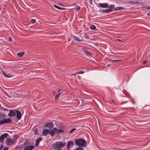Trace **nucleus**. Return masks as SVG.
Instances as JSON below:
<instances>
[{"label":"nucleus","mask_w":150,"mask_h":150,"mask_svg":"<svg viewBox=\"0 0 150 150\" xmlns=\"http://www.w3.org/2000/svg\"><path fill=\"white\" fill-rule=\"evenodd\" d=\"M42 137H40L37 139L36 141L35 145L36 146H38V145L39 142L42 140Z\"/></svg>","instance_id":"nucleus-14"},{"label":"nucleus","mask_w":150,"mask_h":150,"mask_svg":"<svg viewBox=\"0 0 150 150\" xmlns=\"http://www.w3.org/2000/svg\"><path fill=\"white\" fill-rule=\"evenodd\" d=\"M90 2L91 4L92 5V0H90Z\"/></svg>","instance_id":"nucleus-45"},{"label":"nucleus","mask_w":150,"mask_h":150,"mask_svg":"<svg viewBox=\"0 0 150 150\" xmlns=\"http://www.w3.org/2000/svg\"><path fill=\"white\" fill-rule=\"evenodd\" d=\"M120 61V60H110V62H116Z\"/></svg>","instance_id":"nucleus-25"},{"label":"nucleus","mask_w":150,"mask_h":150,"mask_svg":"<svg viewBox=\"0 0 150 150\" xmlns=\"http://www.w3.org/2000/svg\"><path fill=\"white\" fill-rule=\"evenodd\" d=\"M5 142L8 145L10 146L13 144V141L10 138H7Z\"/></svg>","instance_id":"nucleus-5"},{"label":"nucleus","mask_w":150,"mask_h":150,"mask_svg":"<svg viewBox=\"0 0 150 150\" xmlns=\"http://www.w3.org/2000/svg\"><path fill=\"white\" fill-rule=\"evenodd\" d=\"M16 114L17 118L18 119H20L21 118V112L18 110L16 111Z\"/></svg>","instance_id":"nucleus-11"},{"label":"nucleus","mask_w":150,"mask_h":150,"mask_svg":"<svg viewBox=\"0 0 150 150\" xmlns=\"http://www.w3.org/2000/svg\"><path fill=\"white\" fill-rule=\"evenodd\" d=\"M84 37H85L86 38H88V36H87L86 35H84Z\"/></svg>","instance_id":"nucleus-43"},{"label":"nucleus","mask_w":150,"mask_h":150,"mask_svg":"<svg viewBox=\"0 0 150 150\" xmlns=\"http://www.w3.org/2000/svg\"><path fill=\"white\" fill-rule=\"evenodd\" d=\"M5 117V115L4 114L0 113V119H4Z\"/></svg>","instance_id":"nucleus-23"},{"label":"nucleus","mask_w":150,"mask_h":150,"mask_svg":"<svg viewBox=\"0 0 150 150\" xmlns=\"http://www.w3.org/2000/svg\"><path fill=\"white\" fill-rule=\"evenodd\" d=\"M62 89H58V90H57V91L58 92H60L62 91Z\"/></svg>","instance_id":"nucleus-46"},{"label":"nucleus","mask_w":150,"mask_h":150,"mask_svg":"<svg viewBox=\"0 0 150 150\" xmlns=\"http://www.w3.org/2000/svg\"><path fill=\"white\" fill-rule=\"evenodd\" d=\"M61 128L62 129H64L65 128L64 127H61Z\"/></svg>","instance_id":"nucleus-50"},{"label":"nucleus","mask_w":150,"mask_h":150,"mask_svg":"<svg viewBox=\"0 0 150 150\" xmlns=\"http://www.w3.org/2000/svg\"><path fill=\"white\" fill-rule=\"evenodd\" d=\"M84 72L83 71H80L76 73V74H83Z\"/></svg>","instance_id":"nucleus-34"},{"label":"nucleus","mask_w":150,"mask_h":150,"mask_svg":"<svg viewBox=\"0 0 150 150\" xmlns=\"http://www.w3.org/2000/svg\"><path fill=\"white\" fill-rule=\"evenodd\" d=\"M34 132L35 133V134H38V130L36 129H35V132Z\"/></svg>","instance_id":"nucleus-37"},{"label":"nucleus","mask_w":150,"mask_h":150,"mask_svg":"<svg viewBox=\"0 0 150 150\" xmlns=\"http://www.w3.org/2000/svg\"><path fill=\"white\" fill-rule=\"evenodd\" d=\"M3 74L4 75V76L7 77L8 78V77H12V76H10L6 74H5L4 73V72L3 71Z\"/></svg>","instance_id":"nucleus-31"},{"label":"nucleus","mask_w":150,"mask_h":150,"mask_svg":"<svg viewBox=\"0 0 150 150\" xmlns=\"http://www.w3.org/2000/svg\"><path fill=\"white\" fill-rule=\"evenodd\" d=\"M16 111L13 110H10L8 115L11 117H13L16 115Z\"/></svg>","instance_id":"nucleus-9"},{"label":"nucleus","mask_w":150,"mask_h":150,"mask_svg":"<svg viewBox=\"0 0 150 150\" xmlns=\"http://www.w3.org/2000/svg\"><path fill=\"white\" fill-rule=\"evenodd\" d=\"M88 49L86 47H83L82 49L85 54L88 56L89 57L91 55V53L87 51Z\"/></svg>","instance_id":"nucleus-4"},{"label":"nucleus","mask_w":150,"mask_h":150,"mask_svg":"<svg viewBox=\"0 0 150 150\" xmlns=\"http://www.w3.org/2000/svg\"><path fill=\"white\" fill-rule=\"evenodd\" d=\"M0 10H1V8H0Z\"/></svg>","instance_id":"nucleus-57"},{"label":"nucleus","mask_w":150,"mask_h":150,"mask_svg":"<svg viewBox=\"0 0 150 150\" xmlns=\"http://www.w3.org/2000/svg\"><path fill=\"white\" fill-rule=\"evenodd\" d=\"M146 62H147L146 60L145 61L143 62V64H144L146 63Z\"/></svg>","instance_id":"nucleus-49"},{"label":"nucleus","mask_w":150,"mask_h":150,"mask_svg":"<svg viewBox=\"0 0 150 150\" xmlns=\"http://www.w3.org/2000/svg\"><path fill=\"white\" fill-rule=\"evenodd\" d=\"M1 108H2V109H3V110H4V107H2Z\"/></svg>","instance_id":"nucleus-54"},{"label":"nucleus","mask_w":150,"mask_h":150,"mask_svg":"<svg viewBox=\"0 0 150 150\" xmlns=\"http://www.w3.org/2000/svg\"><path fill=\"white\" fill-rule=\"evenodd\" d=\"M74 145V142L72 141H69L67 144V148L69 150L70 147H72Z\"/></svg>","instance_id":"nucleus-8"},{"label":"nucleus","mask_w":150,"mask_h":150,"mask_svg":"<svg viewBox=\"0 0 150 150\" xmlns=\"http://www.w3.org/2000/svg\"><path fill=\"white\" fill-rule=\"evenodd\" d=\"M77 74H76H76H72V75H73V76L75 75H76Z\"/></svg>","instance_id":"nucleus-51"},{"label":"nucleus","mask_w":150,"mask_h":150,"mask_svg":"<svg viewBox=\"0 0 150 150\" xmlns=\"http://www.w3.org/2000/svg\"><path fill=\"white\" fill-rule=\"evenodd\" d=\"M8 40L10 41H12V38L11 37H10L8 38Z\"/></svg>","instance_id":"nucleus-40"},{"label":"nucleus","mask_w":150,"mask_h":150,"mask_svg":"<svg viewBox=\"0 0 150 150\" xmlns=\"http://www.w3.org/2000/svg\"><path fill=\"white\" fill-rule=\"evenodd\" d=\"M74 141L76 144L77 146L81 145V146L85 147L87 145V142L85 140L82 138L76 139Z\"/></svg>","instance_id":"nucleus-1"},{"label":"nucleus","mask_w":150,"mask_h":150,"mask_svg":"<svg viewBox=\"0 0 150 150\" xmlns=\"http://www.w3.org/2000/svg\"><path fill=\"white\" fill-rule=\"evenodd\" d=\"M4 119L5 123H11L12 122L10 118H8Z\"/></svg>","instance_id":"nucleus-15"},{"label":"nucleus","mask_w":150,"mask_h":150,"mask_svg":"<svg viewBox=\"0 0 150 150\" xmlns=\"http://www.w3.org/2000/svg\"><path fill=\"white\" fill-rule=\"evenodd\" d=\"M64 130H63L62 129H59L58 130L57 129V131H56V132H57V134H58L59 133L64 132Z\"/></svg>","instance_id":"nucleus-21"},{"label":"nucleus","mask_w":150,"mask_h":150,"mask_svg":"<svg viewBox=\"0 0 150 150\" xmlns=\"http://www.w3.org/2000/svg\"><path fill=\"white\" fill-rule=\"evenodd\" d=\"M54 6L56 8L59 9V10H62V9L65 10V8H64L60 7L59 6H57L56 5H54Z\"/></svg>","instance_id":"nucleus-22"},{"label":"nucleus","mask_w":150,"mask_h":150,"mask_svg":"<svg viewBox=\"0 0 150 150\" xmlns=\"http://www.w3.org/2000/svg\"><path fill=\"white\" fill-rule=\"evenodd\" d=\"M7 110H8V109H7L6 108H4V110H3L4 111H6Z\"/></svg>","instance_id":"nucleus-47"},{"label":"nucleus","mask_w":150,"mask_h":150,"mask_svg":"<svg viewBox=\"0 0 150 150\" xmlns=\"http://www.w3.org/2000/svg\"><path fill=\"white\" fill-rule=\"evenodd\" d=\"M61 94V93H58L57 95H56L55 97V98L56 99V100L57 99H58L59 96Z\"/></svg>","instance_id":"nucleus-29"},{"label":"nucleus","mask_w":150,"mask_h":150,"mask_svg":"<svg viewBox=\"0 0 150 150\" xmlns=\"http://www.w3.org/2000/svg\"><path fill=\"white\" fill-rule=\"evenodd\" d=\"M99 6L103 8H107L108 7V4L107 3H100Z\"/></svg>","instance_id":"nucleus-10"},{"label":"nucleus","mask_w":150,"mask_h":150,"mask_svg":"<svg viewBox=\"0 0 150 150\" xmlns=\"http://www.w3.org/2000/svg\"><path fill=\"white\" fill-rule=\"evenodd\" d=\"M1 104H0V109H1Z\"/></svg>","instance_id":"nucleus-56"},{"label":"nucleus","mask_w":150,"mask_h":150,"mask_svg":"<svg viewBox=\"0 0 150 150\" xmlns=\"http://www.w3.org/2000/svg\"><path fill=\"white\" fill-rule=\"evenodd\" d=\"M36 21V20L35 19H32L30 21L32 23H34Z\"/></svg>","instance_id":"nucleus-33"},{"label":"nucleus","mask_w":150,"mask_h":150,"mask_svg":"<svg viewBox=\"0 0 150 150\" xmlns=\"http://www.w3.org/2000/svg\"><path fill=\"white\" fill-rule=\"evenodd\" d=\"M124 9H125V8L122 7H117L115 8L114 9L115 11H117L118 10H121Z\"/></svg>","instance_id":"nucleus-18"},{"label":"nucleus","mask_w":150,"mask_h":150,"mask_svg":"<svg viewBox=\"0 0 150 150\" xmlns=\"http://www.w3.org/2000/svg\"><path fill=\"white\" fill-rule=\"evenodd\" d=\"M83 148L82 147H79L78 148H77L76 149L74 150H83Z\"/></svg>","instance_id":"nucleus-30"},{"label":"nucleus","mask_w":150,"mask_h":150,"mask_svg":"<svg viewBox=\"0 0 150 150\" xmlns=\"http://www.w3.org/2000/svg\"><path fill=\"white\" fill-rule=\"evenodd\" d=\"M57 131V128L55 127L52 129L49 130V134L51 136H53L54 135V134L56 133Z\"/></svg>","instance_id":"nucleus-7"},{"label":"nucleus","mask_w":150,"mask_h":150,"mask_svg":"<svg viewBox=\"0 0 150 150\" xmlns=\"http://www.w3.org/2000/svg\"><path fill=\"white\" fill-rule=\"evenodd\" d=\"M3 147V146H2V144H1V146L0 147V150H1Z\"/></svg>","instance_id":"nucleus-42"},{"label":"nucleus","mask_w":150,"mask_h":150,"mask_svg":"<svg viewBox=\"0 0 150 150\" xmlns=\"http://www.w3.org/2000/svg\"><path fill=\"white\" fill-rule=\"evenodd\" d=\"M49 130L47 129H44L42 132V135L44 136H46L47 134H49Z\"/></svg>","instance_id":"nucleus-12"},{"label":"nucleus","mask_w":150,"mask_h":150,"mask_svg":"<svg viewBox=\"0 0 150 150\" xmlns=\"http://www.w3.org/2000/svg\"><path fill=\"white\" fill-rule=\"evenodd\" d=\"M76 130V128H73L69 131V133H71Z\"/></svg>","instance_id":"nucleus-32"},{"label":"nucleus","mask_w":150,"mask_h":150,"mask_svg":"<svg viewBox=\"0 0 150 150\" xmlns=\"http://www.w3.org/2000/svg\"><path fill=\"white\" fill-rule=\"evenodd\" d=\"M24 54V52H20L19 53H18L17 54V55L18 57H22V56Z\"/></svg>","instance_id":"nucleus-20"},{"label":"nucleus","mask_w":150,"mask_h":150,"mask_svg":"<svg viewBox=\"0 0 150 150\" xmlns=\"http://www.w3.org/2000/svg\"><path fill=\"white\" fill-rule=\"evenodd\" d=\"M15 150H21V149L20 147H17L16 148Z\"/></svg>","instance_id":"nucleus-38"},{"label":"nucleus","mask_w":150,"mask_h":150,"mask_svg":"<svg viewBox=\"0 0 150 150\" xmlns=\"http://www.w3.org/2000/svg\"><path fill=\"white\" fill-rule=\"evenodd\" d=\"M109 8H110V9H112V11H113L112 9L114 8L115 7V6L114 5L112 4L110 5L109 6H108Z\"/></svg>","instance_id":"nucleus-27"},{"label":"nucleus","mask_w":150,"mask_h":150,"mask_svg":"<svg viewBox=\"0 0 150 150\" xmlns=\"http://www.w3.org/2000/svg\"><path fill=\"white\" fill-rule=\"evenodd\" d=\"M138 1H137V2H136L135 1H129L128 2V3L129 4H135L137 3Z\"/></svg>","instance_id":"nucleus-26"},{"label":"nucleus","mask_w":150,"mask_h":150,"mask_svg":"<svg viewBox=\"0 0 150 150\" xmlns=\"http://www.w3.org/2000/svg\"><path fill=\"white\" fill-rule=\"evenodd\" d=\"M132 103H133V104H134L135 103H134V101H133Z\"/></svg>","instance_id":"nucleus-53"},{"label":"nucleus","mask_w":150,"mask_h":150,"mask_svg":"<svg viewBox=\"0 0 150 150\" xmlns=\"http://www.w3.org/2000/svg\"><path fill=\"white\" fill-rule=\"evenodd\" d=\"M44 126L49 128V129H51L54 126V124L52 123L47 122L46 123Z\"/></svg>","instance_id":"nucleus-6"},{"label":"nucleus","mask_w":150,"mask_h":150,"mask_svg":"<svg viewBox=\"0 0 150 150\" xmlns=\"http://www.w3.org/2000/svg\"><path fill=\"white\" fill-rule=\"evenodd\" d=\"M30 144L28 140H26V141L24 143V144L23 145V146L24 147L25 146H28V145Z\"/></svg>","instance_id":"nucleus-17"},{"label":"nucleus","mask_w":150,"mask_h":150,"mask_svg":"<svg viewBox=\"0 0 150 150\" xmlns=\"http://www.w3.org/2000/svg\"><path fill=\"white\" fill-rule=\"evenodd\" d=\"M117 41H118V42H124L123 40H120V39H117Z\"/></svg>","instance_id":"nucleus-36"},{"label":"nucleus","mask_w":150,"mask_h":150,"mask_svg":"<svg viewBox=\"0 0 150 150\" xmlns=\"http://www.w3.org/2000/svg\"><path fill=\"white\" fill-rule=\"evenodd\" d=\"M147 15H150V14L149 13H148Z\"/></svg>","instance_id":"nucleus-52"},{"label":"nucleus","mask_w":150,"mask_h":150,"mask_svg":"<svg viewBox=\"0 0 150 150\" xmlns=\"http://www.w3.org/2000/svg\"><path fill=\"white\" fill-rule=\"evenodd\" d=\"M8 135V134L5 133L1 135L0 136V143H3L4 141V139L7 137Z\"/></svg>","instance_id":"nucleus-3"},{"label":"nucleus","mask_w":150,"mask_h":150,"mask_svg":"<svg viewBox=\"0 0 150 150\" xmlns=\"http://www.w3.org/2000/svg\"><path fill=\"white\" fill-rule=\"evenodd\" d=\"M34 146H26L23 150H32L34 147Z\"/></svg>","instance_id":"nucleus-13"},{"label":"nucleus","mask_w":150,"mask_h":150,"mask_svg":"<svg viewBox=\"0 0 150 150\" xmlns=\"http://www.w3.org/2000/svg\"><path fill=\"white\" fill-rule=\"evenodd\" d=\"M63 130H64V132L65 133H67L68 131V130L65 128L64 129H63Z\"/></svg>","instance_id":"nucleus-39"},{"label":"nucleus","mask_w":150,"mask_h":150,"mask_svg":"<svg viewBox=\"0 0 150 150\" xmlns=\"http://www.w3.org/2000/svg\"><path fill=\"white\" fill-rule=\"evenodd\" d=\"M75 8L76 9L77 11H78L79 10L80 7L79 6H77Z\"/></svg>","instance_id":"nucleus-35"},{"label":"nucleus","mask_w":150,"mask_h":150,"mask_svg":"<svg viewBox=\"0 0 150 150\" xmlns=\"http://www.w3.org/2000/svg\"><path fill=\"white\" fill-rule=\"evenodd\" d=\"M73 38L74 39L77 41L80 42L82 40L76 36H73Z\"/></svg>","instance_id":"nucleus-19"},{"label":"nucleus","mask_w":150,"mask_h":150,"mask_svg":"<svg viewBox=\"0 0 150 150\" xmlns=\"http://www.w3.org/2000/svg\"><path fill=\"white\" fill-rule=\"evenodd\" d=\"M3 150H8V148L7 147H5L3 149Z\"/></svg>","instance_id":"nucleus-41"},{"label":"nucleus","mask_w":150,"mask_h":150,"mask_svg":"<svg viewBox=\"0 0 150 150\" xmlns=\"http://www.w3.org/2000/svg\"><path fill=\"white\" fill-rule=\"evenodd\" d=\"M102 11L103 13H108L112 11V9H104L102 10Z\"/></svg>","instance_id":"nucleus-16"},{"label":"nucleus","mask_w":150,"mask_h":150,"mask_svg":"<svg viewBox=\"0 0 150 150\" xmlns=\"http://www.w3.org/2000/svg\"><path fill=\"white\" fill-rule=\"evenodd\" d=\"M66 144V142H62L59 141L56 142L55 143L53 144L52 145L53 146H55L54 149H56L64 146Z\"/></svg>","instance_id":"nucleus-2"},{"label":"nucleus","mask_w":150,"mask_h":150,"mask_svg":"<svg viewBox=\"0 0 150 150\" xmlns=\"http://www.w3.org/2000/svg\"><path fill=\"white\" fill-rule=\"evenodd\" d=\"M1 108H2V109H3V110H4V107H2Z\"/></svg>","instance_id":"nucleus-55"},{"label":"nucleus","mask_w":150,"mask_h":150,"mask_svg":"<svg viewBox=\"0 0 150 150\" xmlns=\"http://www.w3.org/2000/svg\"><path fill=\"white\" fill-rule=\"evenodd\" d=\"M3 119V120H0V125H2L3 124H5V121H4V119Z\"/></svg>","instance_id":"nucleus-28"},{"label":"nucleus","mask_w":150,"mask_h":150,"mask_svg":"<svg viewBox=\"0 0 150 150\" xmlns=\"http://www.w3.org/2000/svg\"><path fill=\"white\" fill-rule=\"evenodd\" d=\"M146 8L147 9H149L150 8V6H147V7H146Z\"/></svg>","instance_id":"nucleus-48"},{"label":"nucleus","mask_w":150,"mask_h":150,"mask_svg":"<svg viewBox=\"0 0 150 150\" xmlns=\"http://www.w3.org/2000/svg\"><path fill=\"white\" fill-rule=\"evenodd\" d=\"M90 28L93 30H96V27L94 25H91L90 27Z\"/></svg>","instance_id":"nucleus-24"},{"label":"nucleus","mask_w":150,"mask_h":150,"mask_svg":"<svg viewBox=\"0 0 150 150\" xmlns=\"http://www.w3.org/2000/svg\"><path fill=\"white\" fill-rule=\"evenodd\" d=\"M110 66V64H108L106 67V68H107V67H108Z\"/></svg>","instance_id":"nucleus-44"}]
</instances>
